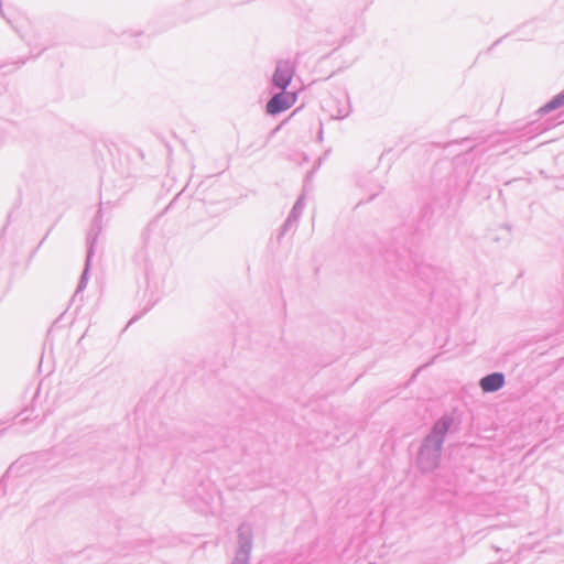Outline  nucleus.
I'll return each instance as SVG.
<instances>
[{
	"instance_id": "nucleus-1",
	"label": "nucleus",
	"mask_w": 564,
	"mask_h": 564,
	"mask_svg": "<svg viewBox=\"0 0 564 564\" xmlns=\"http://www.w3.org/2000/svg\"><path fill=\"white\" fill-rule=\"evenodd\" d=\"M296 101L295 93H282L276 94L267 104V112L270 115H276L282 111L290 109Z\"/></svg>"
},
{
	"instance_id": "nucleus-2",
	"label": "nucleus",
	"mask_w": 564,
	"mask_h": 564,
	"mask_svg": "<svg viewBox=\"0 0 564 564\" xmlns=\"http://www.w3.org/2000/svg\"><path fill=\"white\" fill-rule=\"evenodd\" d=\"M503 383L505 378L501 373H491L480 380V387L485 392L497 391Z\"/></svg>"
},
{
	"instance_id": "nucleus-3",
	"label": "nucleus",
	"mask_w": 564,
	"mask_h": 564,
	"mask_svg": "<svg viewBox=\"0 0 564 564\" xmlns=\"http://www.w3.org/2000/svg\"><path fill=\"white\" fill-rule=\"evenodd\" d=\"M564 105V93L555 96L550 102L540 108L541 113H547Z\"/></svg>"
},
{
	"instance_id": "nucleus-4",
	"label": "nucleus",
	"mask_w": 564,
	"mask_h": 564,
	"mask_svg": "<svg viewBox=\"0 0 564 564\" xmlns=\"http://www.w3.org/2000/svg\"><path fill=\"white\" fill-rule=\"evenodd\" d=\"M291 73H275L273 77V83L281 88H285L291 82Z\"/></svg>"
},
{
	"instance_id": "nucleus-5",
	"label": "nucleus",
	"mask_w": 564,
	"mask_h": 564,
	"mask_svg": "<svg viewBox=\"0 0 564 564\" xmlns=\"http://www.w3.org/2000/svg\"><path fill=\"white\" fill-rule=\"evenodd\" d=\"M294 68V65H282L281 63L278 64L275 70L276 72H280V70H288V69H293Z\"/></svg>"
}]
</instances>
